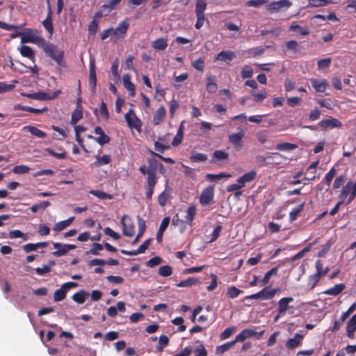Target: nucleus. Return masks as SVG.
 Listing matches in <instances>:
<instances>
[{
	"label": "nucleus",
	"instance_id": "nucleus-8",
	"mask_svg": "<svg viewBox=\"0 0 356 356\" xmlns=\"http://www.w3.org/2000/svg\"><path fill=\"white\" fill-rule=\"evenodd\" d=\"M214 197V187L208 186L204 188L200 197V202L203 206H208L213 203Z\"/></svg>",
	"mask_w": 356,
	"mask_h": 356
},
{
	"label": "nucleus",
	"instance_id": "nucleus-49",
	"mask_svg": "<svg viewBox=\"0 0 356 356\" xmlns=\"http://www.w3.org/2000/svg\"><path fill=\"white\" fill-rule=\"evenodd\" d=\"M182 138H183V126H182V124H181L177 131L176 136H175V138L173 139L172 145L174 146L178 145L181 142Z\"/></svg>",
	"mask_w": 356,
	"mask_h": 356
},
{
	"label": "nucleus",
	"instance_id": "nucleus-18",
	"mask_svg": "<svg viewBox=\"0 0 356 356\" xmlns=\"http://www.w3.org/2000/svg\"><path fill=\"white\" fill-rule=\"evenodd\" d=\"M303 339V335L296 334L293 338L289 339L286 342L288 349H294L300 346Z\"/></svg>",
	"mask_w": 356,
	"mask_h": 356
},
{
	"label": "nucleus",
	"instance_id": "nucleus-52",
	"mask_svg": "<svg viewBox=\"0 0 356 356\" xmlns=\"http://www.w3.org/2000/svg\"><path fill=\"white\" fill-rule=\"evenodd\" d=\"M303 204L298 206L297 207L294 208L289 213V220L291 222L294 221L299 213L303 209Z\"/></svg>",
	"mask_w": 356,
	"mask_h": 356
},
{
	"label": "nucleus",
	"instance_id": "nucleus-27",
	"mask_svg": "<svg viewBox=\"0 0 356 356\" xmlns=\"http://www.w3.org/2000/svg\"><path fill=\"white\" fill-rule=\"evenodd\" d=\"M255 177L256 172L254 171H250L239 177L237 179V182L240 183L243 187L246 183L252 181L255 178Z\"/></svg>",
	"mask_w": 356,
	"mask_h": 356
},
{
	"label": "nucleus",
	"instance_id": "nucleus-2",
	"mask_svg": "<svg viewBox=\"0 0 356 356\" xmlns=\"http://www.w3.org/2000/svg\"><path fill=\"white\" fill-rule=\"evenodd\" d=\"M19 35L21 36L22 43H33L40 47L45 43L44 39L40 36L36 31L27 30L24 33H19Z\"/></svg>",
	"mask_w": 356,
	"mask_h": 356
},
{
	"label": "nucleus",
	"instance_id": "nucleus-22",
	"mask_svg": "<svg viewBox=\"0 0 356 356\" xmlns=\"http://www.w3.org/2000/svg\"><path fill=\"white\" fill-rule=\"evenodd\" d=\"M152 47L157 51H163L166 49L168 47V38H160L152 43Z\"/></svg>",
	"mask_w": 356,
	"mask_h": 356
},
{
	"label": "nucleus",
	"instance_id": "nucleus-57",
	"mask_svg": "<svg viewBox=\"0 0 356 356\" xmlns=\"http://www.w3.org/2000/svg\"><path fill=\"white\" fill-rule=\"evenodd\" d=\"M230 175H227L226 173H224V172H221V173H219V174H207L206 175V177L209 179V180H211V181H217V180H219L221 178H223V177H229Z\"/></svg>",
	"mask_w": 356,
	"mask_h": 356
},
{
	"label": "nucleus",
	"instance_id": "nucleus-56",
	"mask_svg": "<svg viewBox=\"0 0 356 356\" xmlns=\"http://www.w3.org/2000/svg\"><path fill=\"white\" fill-rule=\"evenodd\" d=\"M30 168L25 165H16L14 167L13 171L15 174H26L29 172Z\"/></svg>",
	"mask_w": 356,
	"mask_h": 356
},
{
	"label": "nucleus",
	"instance_id": "nucleus-41",
	"mask_svg": "<svg viewBox=\"0 0 356 356\" xmlns=\"http://www.w3.org/2000/svg\"><path fill=\"white\" fill-rule=\"evenodd\" d=\"M297 147V145L289 143H280L276 146V149L280 151H291L296 149Z\"/></svg>",
	"mask_w": 356,
	"mask_h": 356
},
{
	"label": "nucleus",
	"instance_id": "nucleus-62",
	"mask_svg": "<svg viewBox=\"0 0 356 356\" xmlns=\"http://www.w3.org/2000/svg\"><path fill=\"white\" fill-rule=\"evenodd\" d=\"M356 309V302H354L348 310L341 316V321L343 322Z\"/></svg>",
	"mask_w": 356,
	"mask_h": 356
},
{
	"label": "nucleus",
	"instance_id": "nucleus-13",
	"mask_svg": "<svg viewBox=\"0 0 356 356\" xmlns=\"http://www.w3.org/2000/svg\"><path fill=\"white\" fill-rule=\"evenodd\" d=\"M61 92V90H58L54 92L52 95L47 94L44 92H34L31 94H28L26 96L30 97L33 99L37 100H47V99H53L58 97V95Z\"/></svg>",
	"mask_w": 356,
	"mask_h": 356
},
{
	"label": "nucleus",
	"instance_id": "nucleus-47",
	"mask_svg": "<svg viewBox=\"0 0 356 356\" xmlns=\"http://www.w3.org/2000/svg\"><path fill=\"white\" fill-rule=\"evenodd\" d=\"M251 94L257 102H261L268 95L265 90L259 92L252 91Z\"/></svg>",
	"mask_w": 356,
	"mask_h": 356
},
{
	"label": "nucleus",
	"instance_id": "nucleus-11",
	"mask_svg": "<svg viewBox=\"0 0 356 356\" xmlns=\"http://www.w3.org/2000/svg\"><path fill=\"white\" fill-rule=\"evenodd\" d=\"M53 246L55 249H57L53 252L55 257H61L65 255L70 250L76 248V245L73 244H62L60 243H53Z\"/></svg>",
	"mask_w": 356,
	"mask_h": 356
},
{
	"label": "nucleus",
	"instance_id": "nucleus-3",
	"mask_svg": "<svg viewBox=\"0 0 356 356\" xmlns=\"http://www.w3.org/2000/svg\"><path fill=\"white\" fill-rule=\"evenodd\" d=\"M42 48L49 57L57 63L58 65H63V52L60 51L56 46L45 42Z\"/></svg>",
	"mask_w": 356,
	"mask_h": 356
},
{
	"label": "nucleus",
	"instance_id": "nucleus-9",
	"mask_svg": "<svg viewBox=\"0 0 356 356\" xmlns=\"http://www.w3.org/2000/svg\"><path fill=\"white\" fill-rule=\"evenodd\" d=\"M147 185L150 187H154L156 183V162L154 160L149 161L147 166Z\"/></svg>",
	"mask_w": 356,
	"mask_h": 356
},
{
	"label": "nucleus",
	"instance_id": "nucleus-64",
	"mask_svg": "<svg viewBox=\"0 0 356 356\" xmlns=\"http://www.w3.org/2000/svg\"><path fill=\"white\" fill-rule=\"evenodd\" d=\"M346 330H356V314H354L348 321Z\"/></svg>",
	"mask_w": 356,
	"mask_h": 356
},
{
	"label": "nucleus",
	"instance_id": "nucleus-61",
	"mask_svg": "<svg viewBox=\"0 0 356 356\" xmlns=\"http://www.w3.org/2000/svg\"><path fill=\"white\" fill-rule=\"evenodd\" d=\"M169 196H170L169 193H167L165 191L162 192L159 195V197H158L159 204L162 207L165 206L168 198H169Z\"/></svg>",
	"mask_w": 356,
	"mask_h": 356
},
{
	"label": "nucleus",
	"instance_id": "nucleus-31",
	"mask_svg": "<svg viewBox=\"0 0 356 356\" xmlns=\"http://www.w3.org/2000/svg\"><path fill=\"white\" fill-rule=\"evenodd\" d=\"M345 289V284L340 283L334 285L333 287L327 289L324 293L331 296H337Z\"/></svg>",
	"mask_w": 356,
	"mask_h": 356
},
{
	"label": "nucleus",
	"instance_id": "nucleus-32",
	"mask_svg": "<svg viewBox=\"0 0 356 356\" xmlns=\"http://www.w3.org/2000/svg\"><path fill=\"white\" fill-rule=\"evenodd\" d=\"M229 156V154L223 150H216L213 154V157L211 161L215 163L219 161L226 160Z\"/></svg>",
	"mask_w": 356,
	"mask_h": 356
},
{
	"label": "nucleus",
	"instance_id": "nucleus-37",
	"mask_svg": "<svg viewBox=\"0 0 356 356\" xmlns=\"http://www.w3.org/2000/svg\"><path fill=\"white\" fill-rule=\"evenodd\" d=\"M97 160L93 163V165L96 167H99L103 165L108 164L111 162V156L109 155L105 154L102 156H97Z\"/></svg>",
	"mask_w": 356,
	"mask_h": 356
},
{
	"label": "nucleus",
	"instance_id": "nucleus-33",
	"mask_svg": "<svg viewBox=\"0 0 356 356\" xmlns=\"http://www.w3.org/2000/svg\"><path fill=\"white\" fill-rule=\"evenodd\" d=\"M172 225L177 227L181 232L186 229L187 222L182 219H179L178 214L175 215L172 220Z\"/></svg>",
	"mask_w": 356,
	"mask_h": 356
},
{
	"label": "nucleus",
	"instance_id": "nucleus-30",
	"mask_svg": "<svg viewBox=\"0 0 356 356\" xmlns=\"http://www.w3.org/2000/svg\"><path fill=\"white\" fill-rule=\"evenodd\" d=\"M278 289H270L268 287H266L261 291V300H270L273 298L276 293L278 291Z\"/></svg>",
	"mask_w": 356,
	"mask_h": 356
},
{
	"label": "nucleus",
	"instance_id": "nucleus-39",
	"mask_svg": "<svg viewBox=\"0 0 356 356\" xmlns=\"http://www.w3.org/2000/svg\"><path fill=\"white\" fill-rule=\"evenodd\" d=\"M237 341H235V339L232 341L227 342L225 344H222L221 346H219L216 348V354L217 355H222L227 350H228L229 348H231Z\"/></svg>",
	"mask_w": 356,
	"mask_h": 356
},
{
	"label": "nucleus",
	"instance_id": "nucleus-54",
	"mask_svg": "<svg viewBox=\"0 0 356 356\" xmlns=\"http://www.w3.org/2000/svg\"><path fill=\"white\" fill-rule=\"evenodd\" d=\"M158 273L162 277L170 276L172 274V268L168 265L161 266Z\"/></svg>",
	"mask_w": 356,
	"mask_h": 356
},
{
	"label": "nucleus",
	"instance_id": "nucleus-5",
	"mask_svg": "<svg viewBox=\"0 0 356 356\" xmlns=\"http://www.w3.org/2000/svg\"><path fill=\"white\" fill-rule=\"evenodd\" d=\"M124 118L129 127L134 128L138 131H140L142 127V122L136 116L133 109H129V111L125 114Z\"/></svg>",
	"mask_w": 356,
	"mask_h": 356
},
{
	"label": "nucleus",
	"instance_id": "nucleus-21",
	"mask_svg": "<svg viewBox=\"0 0 356 356\" xmlns=\"http://www.w3.org/2000/svg\"><path fill=\"white\" fill-rule=\"evenodd\" d=\"M51 10L50 8V6H49V11L47 16L44 20L42 22L44 28L48 31L50 36L52 35L54 32V27L52 24V19H51Z\"/></svg>",
	"mask_w": 356,
	"mask_h": 356
},
{
	"label": "nucleus",
	"instance_id": "nucleus-38",
	"mask_svg": "<svg viewBox=\"0 0 356 356\" xmlns=\"http://www.w3.org/2000/svg\"><path fill=\"white\" fill-rule=\"evenodd\" d=\"M17 108L21 111H27V112H30V113H35V114H40V113H42L47 111V109L46 108L39 109V108H32L29 106H21V105H19L17 106Z\"/></svg>",
	"mask_w": 356,
	"mask_h": 356
},
{
	"label": "nucleus",
	"instance_id": "nucleus-50",
	"mask_svg": "<svg viewBox=\"0 0 356 356\" xmlns=\"http://www.w3.org/2000/svg\"><path fill=\"white\" fill-rule=\"evenodd\" d=\"M82 118V111L81 109L78 108L75 109L72 113L71 117V124H75L79 120Z\"/></svg>",
	"mask_w": 356,
	"mask_h": 356
},
{
	"label": "nucleus",
	"instance_id": "nucleus-24",
	"mask_svg": "<svg viewBox=\"0 0 356 356\" xmlns=\"http://www.w3.org/2000/svg\"><path fill=\"white\" fill-rule=\"evenodd\" d=\"M218 89L216 79L214 76H207V90L209 93H214Z\"/></svg>",
	"mask_w": 356,
	"mask_h": 356
},
{
	"label": "nucleus",
	"instance_id": "nucleus-23",
	"mask_svg": "<svg viewBox=\"0 0 356 356\" xmlns=\"http://www.w3.org/2000/svg\"><path fill=\"white\" fill-rule=\"evenodd\" d=\"M166 111L164 106H160L153 117V123L155 125L159 124L165 116Z\"/></svg>",
	"mask_w": 356,
	"mask_h": 356
},
{
	"label": "nucleus",
	"instance_id": "nucleus-7",
	"mask_svg": "<svg viewBox=\"0 0 356 356\" xmlns=\"http://www.w3.org/2000/svg\"><path fill=\"white\" fill-rule=\"evenodd\" d=\"M245 136V131L241 128H238V131L229 136V141L234 146L235 149L239 150L243 147V138Z\"/></svg>",
	"mask_w": 356,
	"mask_h": 356
},
{
	"label": "nucleus",
	"instance_id": "nucleus-16",
	"mask_svg": "<svg viewBox=\"0 0 356 356\" xmlns=\"http://www.w3.org/2000/svg\"><path fill=\"white\" fill-rule=\"evenodd\" d=\"M94 132L95 134L99 135L98 137L95 138V141L98 144L100 145H104L109 143L110 138L106 134H105L103 129L100 127H96L95 128Z\"/></svg>",
	"mask_w": 356,
	"mask_h": 356
},
{
	"label": "nucleus",
	"instance_id": "nucleus-42",
	"mask_svg": "<svg viewBox=\"0 0 356 356\" xmlns=\"http://www.w3.org/2000/svg\"><path fill=\"white\" fill-rule=\"evenodd\" d=\"M55 264L54 261H51L49 264L44 265L42 268L38 267L35 268V272L39 275H44L51 271V267Z\"/></svg>",
	"mask_w": 356,
	"mask_h": 356
},
{
	"label": "nucleus",
	"instance_id": "nucleus-10",
	"mask_svg": "<svg viewBox=\"0 0 356 356\" xmlns=\"http://www.w3.org/2000/svg\"><path fill=\"white\" fill-rule=\"evenodd\" d=\"M264 330L257 332L251 328L244 329L235 337V341H243L246 339L253 337H257V338L259 339L264 334Z\"/></svg>",
	"mask_w": 356,
	"mask_h": 356
},
{
	"label": "nucleus",
	"instance_id": "nucleus-12",
	"mask_svg": "<svg viewBox=\"0 0 356 356\" xmlns=\"http://www.w3.org/2000/svg\"><path fill=\"white\" fill-rule=\"evenodd\" d=\"M291 5L292 3L289 0H280L269 3L267 6V9L272 13H276L279 12L282 8H289Z\"/></svg>",
	"mask_w": 356,
	"mask_h": 356
},
{
	"label": "nucleus",
	"instance_id": "nucleus-4",
	"mask_svg": "<svg viewBox=\"0 0 356 356\" xmlns=\"http://www.w3.org/2000/svg\"><path fill=\"white\" fill-rule=\"evenodd\" d=\"M349 196L347 204H350L356 196V186L353 181H348L346 185L343 188L340 194V197L344 200L346 197Z\"/></svg>",
	"mask_w": 356,
	"mask_h": 356
},
{
	"label": "nucleus",
	"instance_id": "nucleus-17",
	"mask_svg": "<svg viewBox=\"0 0 356 356\" xmlns=\"http://www.w3.org/2000/svg\"><path fill=\"white\" fill-rule=\"evenodd\" d=\"M235 57L236 54L232 51H222L216 55V60L220 61H225L227 63H228L230 61H232Z\"/></svg>",
	"mask_w": 356,
	"mask_h": 356
},
{
	"label": "nucleus",
	"instance_id": "nucleus-44",
	"mask_svg": "<svg viewBox=\"0 0 356 356\" xmlns=\"http://www.w3.org/2000/svg\"><path fill=\"white\" fill-rule=\"evenodd\" d=\"M90 193L96 196L97 197L101 200L108 199L111 200L113 198V195L111 194H108L104 191L99 190H91Z\"/></svg>",
	"mask_w": 356,
	"mask_h": 356
},
{
	"label": "nucleus",
	"instance_id": "nucleus-6",
	"mask_svg": "<svg viewBox=\"0 0 356 356\" xmlns=\"http://www.w3.org/2000/svg\"><path fill=\"white\" fill-rule=\"evenodd\" d=\"M121 224L122 225L123 234L131 237L134 235V224L131 218L127 215H124L121 218Z\"/></svg>",
	"mask_w": 356,
	"mask_h": 356
},
{
	"label": "nucleus",
	"instance_id": "nucleus-36",
	"mask_svg": "<svg viewBox=\"0 0 356 356\" xmlns=\"http://www.w3.org/2000/svg\"><path fill=\"white\" fill-rule=\"evenodd\" d=\"M20 54L29 59H33L34 58V51L29 46L23 45L19 49Z\"/></svg>",
	"mask_w": 356,
	"mask_h": 356
},
{
	"label": "nucleus",
	"instance_id": "nucleus-35",
	"mask_svg": "<svg viewBox=\"0 0 356 356\" xmlns=\"http://www.w3.org/2000/svg\"><path fill=\"white\" fill-rule=\"evenodd\" d=\"M207 8L205 0H197L195 5L196 15H204V11Z\"/></svg>",
	"mask_w": 356,
	"mask_h": 356
},
{
	"label": "nucleus",
	"instance_id": "nucleus-34",
	"mask_svg": "<svg viewBox=\"0 0 356 356\" xmlns=\"http://www.w3.org/2000/svg\"><path fill=\"white\" fill-rule=\"evenodd\" d=\"M196 214V208L195 206H191L186 211V215L184 217V220L188 225H191L193 220Z\"/></svg>",
	"mask_w": 356,
	"mask_h": 356
},
{
	"label": "nucleus",
	"instance_id": "nucleus-29",
	"mask_svg": "<svg viewBox=\"0 0 356 356\" xmlns=\"http://www.w3.org/2000/svg\"><path fill=\"white\" fill-rule=\"evenodd\" d=\"M88 292L84 290H81L79 292L75 293L72 296V300L79 304H83L85 302L86 298H88Z\"/></svg>",
	"mask_w": 356,
	"mask_h": 356
},
{
	"label": "nucleus",
	"instance_id": "nucleus-19",
	"mask_svg": "<svg viewBox=\"0 0 356 356\" xmlns=\"http://www.w3.org/2000/svg\"><path fill=\"white\" fill-rule=\"evenodd\" d=\"M312 86L318 92H324L328 87V83L325 79H312Z\"/></svg>",
	"mask_w": 356,
	"mask_h": 356
},
{
	"label": "nucleus",
	"instance_id": "nucleus-15",
	"mask_svg": "<svg viewBox=\"0 0 356 356\" xmlns=\"http://www.w3.org/2000/svg\"><path fill=\"white\" fill-rule=\"evenodd\" d=\"M319 124L321 127L325 129L339 128L342 126L341 122L339 120L332 117L321 120Z\"/></svg>",
	"mask_w": 356,
	"mask_h": 356
},
{
	"label": "nucleus",
	"instance_id": "nucleus-60",
	"mask_svg": "<svg viewBox=\"0 0 356 356\" xmlns=\"http://www.w3.org/2000/svg\"><path fill=\"white\" fill-rule=\"evenodd\" d=\"M45 152L59 159H63L66 158V152L65 151H63L60 153H56L54 152L51 148L47 147L45 149Z\"/></svg>",
	"mask_w": 356,
	"mask_h": 356
},
{
	"label": "nucleus",
	"instance_id": "nucleus-45",
	"mask_svg": "<svg viewBox=\"0 0 356 356\" xmlns=\"http://www.w3.org/2000/svg\"><path fill=\"white\" fill-rule=\"evenodd\" d=\"M169 343V338L166 335H161L159 337V344L156 346V349L157 352H161L165 346Z\"/></svg>",
	"mask_w": 356,
	"mask_h": 356
},
{
	"label": "nucleus",
	"instance_id": "nucleus-20",
	"mask_svg": "<svg viewBox=\"0 0 356 356\" xmlns=\"http://www.w3.org/2000/svg\"><path fill=\"white\" fill-rule=\"evenodd\" d=\"M122 80L124 86L129 91V95L134 97L136 94V90L134 84L131 81V76L129 74H124Z\"/></svg>",
	"mask_w": 356,
	"mask_h": 356
},
{
	"label": "nucleus",
	"instance_id": "nucleus-63",
	"mask_svg": "<svg viewBox=\"0 0 356 356\" xmlns=\"http://www.w3.org/2000/svg\"><path fill=\"white\" fill-rule=\"evenodd\" d=\"M195 356H207V352L202 344H200L194 350Z\"/></svg>",
	"mask_w": 356,
	"mask_h": 356
},
{
	"label": "nucleus",
	"instance_id": "nucleus-51",
	"mask_svg": "<svg viewBox=\"0 0 356 356\" xmlns=\"http://www.w3.org/2000/svg\"><path fill=\"white\" fill-rule=\"evenodd\" d=\"M50 205L49 202L48 201H43L40 202L39 204H36L33 205L31 207V211L33 213H36L39 209H44Z\"/></svg>",
	"mask_w": 356,
	"mask_h": 356
},
{
	"label": "nucleus",
	"instance_id": "nucleus-48",
	"mask_svg": "<svg viewBox=\"0 0 356 356\" xmlns=\"http://www.w3.org/2000/svg\"><path fill=\"white\" fill-rule=\"evenodd\" d=\"M253 69L250 65H245L241 70V77L243 79L251 78L253 75Z\"/></svg>",
	"mask_w": 356,
	"mask_h": 356
},
{
	"label": "nucleus",
	"instance_id": "nucleus-14",
	"mask_svg": "<svg viewBox=\"0 0 356 356\" xmlns=\"http://www.w3.org/2000/svg\"><path fill=\"white\" fill-rule=\"evenodd\" d=\"M293 301L292 297H285L281 298L278 302L277 312H280V315H285L286 311L292 307L289 305V303Z\"/></svg>",
	"mask_w": 356,
	"mask_h": 356
},
{
	"label": "nucleus",
	"instance_id": "nucleus-53",
	"mask_svg": "<svg viewBox=\"0 0 356 356\" xmlns=\"http://www.w3.org/2000/svg\"><path fill=\"white\" fill-rule=\"evenodd\" d=\"M277 270H278V268L275 267V268H273L272 269H270L269 271H268L265 274V275L262 280L263 284H266L269 282V280L271 277V276L275 275L277 273Z\"/></svg>",
	"mask_w": 356,
	"mask_h": 356
},
{
	"label": "nucleus",
	"instance_id": "nucleus-55",
	"mask_svg": "<svg viewBox=\"0 0 356 356\" xmlns=\"http://www.w3.org/2000/svg\"><path fill=\"white\" fill-rule=\"evenodd\" d=\"M242 293V291L239 290L235 286H231L227 289V296L230 298H235Z\"/></svg>",
	"mask_w": 356,
	"mask_h": 356
},
{
	"label": "nucleus",
	"instance_id": "nucleus-58",
	"mask_svg": "<svg viewBox=\"0 0 356 356\" xmlns=\"http://www.w3.org/2000/svg\"><path fill=\"white\" fill-rule=\"evenodd\" d=\"M192 65L196 70L202 72L204 67V59L203 58H200L193 61Z\"/></svg>",
	"mask_w": 356,
	"mask_h": 356
},
{
	"label": "nucleus",
	"instance_id": "nucleus-25",
	"mask_svg": "<svg viewBox=\"0 0 356 356\" xmlns=\"http://www.w3.org/2000/svg\"><path fill=\"white\" fill-rule=\"evenodd\" d=\"M23 130H26L31 133L33 136H35L39 138H44L47 136L46 133L41 131L40 129H38L35 127L33 126H25L23 127Z\"/></svg>",
	"mask_w": 356,
	"mask_h": 356
},
{
	"label": "nucleus",
	"instance_id": "nucleus-1",
	"mask_svg": "<svg viewBox=\"0 0 356 356\" xmlns=\"http://www.w3.org/2000/svg\"><path fill=\"white\" fill-rule=\"evenodd\" d=\"M129 25L128 22L124 20L118 24L116 29L109 28L105 29L101 33V39L104 40L110 36L115 40L123 38L127 31Z\"/></svg>",
	"mask_w": 356,
	"mask_h": 356
},
{
	"label": "nucleus",
	"instance_id": "nucleus-40",
	"mask_svg": "<svg viewBox=\"0 0 356 356\" xmlns=\"http://www.w3.org/2000/svg\"><path fill=\"white\" fill-rule=\"evenodd\" d=\"M198 282V280L195 277H188V279L180 282L176 285L178 287H190Z\"/></svg>",
	"mask_w": 356,
	"mask_h": 356
},
{
	"label": "nucleus",
	"instance_id": "nucleus-59",
	"mask_svg": "<svg viewBox=\"0 0 356 356\" xmlns=\"http://www.w3.org/2000/svg\"><path fill=\"white\" fill-rule=\"evenodd\" d=\"M22 26L9 24L0 21V28L6 31H15L22 29Z\"/></svg>",
	"mask_w": 356,
	"mask_h": 356
},
{
	"label": "nucleus",
	"instance_id": "nucleus-26",
	"mask_svg": "<svg viewBox=\"0 0 356 356\" xmlns=\"http://www.w3.org/2000/svg\"><path fill=\"white\" fill-rule=\"evenodd\" d=\"M138 232L137 234V236H136V238H134V240L132 242L133 245H135L136 243H137L138 242L139 239L143 234V233L145 230V227H146L145 220L140 217H138Z\"/></svg>",
	"mask_w": 356,
	"mask_h": 356
},
{
	"label": "nucleus",
	"instance_id": "nucleus-46",
	"mask_svg": "<svg viewBox=\"0 0 356 356\" xmlns=\"http://www.w3.org/2000/svg\"><path fill=\"white\" fill-rule=\"evenodd\" d=\"M66 291L61 286L59 289H57L54 293V300L56 302L61 301L66 297Z\"/></svg>",
	"mask_w": 356,
	"mask_h": 356
},
{
	"label": "nucleus",
	"instance_id": "nucleus-28",
	"mask_svg": "<svg viewBox=\"0 0 356 356\" xmlns=\"http://www.w3.org/2000/svg\"><path fill=\"white\" fill-rule=\"evenodd\" d=\"M74 220V217H70L67 220L60 221L54 225L53 229L56 232H60L70 226Z\"/></svg>",
	"mask_w": 356,
	"mask_h": 356
},
{
	"label": "nucleus",
	"instance_id": "nucleus-43",
	"mask_svg": "<svg viewBox=\"0 0 356 356\" xmlns=\"http://www.w3.org/2000/svg\"><path fill=\"white\" fill-rule=\"evenodd\" d=\"M207 159L208 156L207 154L199 152H193L190 157L191 161L193 162H204L206 161Z\"/></svg>",
	"mask_w": 356,
	"mask_h": 356
}]
</instances>
